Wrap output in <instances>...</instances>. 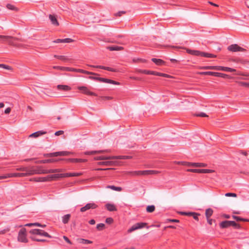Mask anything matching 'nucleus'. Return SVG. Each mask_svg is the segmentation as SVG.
<instances>
[{"label": "nucleus", "instance_id": "nucleus-15", "mask_svg": "<svg viewBox=\"0 0 249 249\" xmlns=\"http://www.w3.org/2000/svg\"><path fill=\"white\" fill-rule=\"evenodd\" d=\"M89 66H90L91 67H93V68H99V69H103V70H105L112 71V72H118V70L116 69H113V68H112L110 67H105V66H101V65H97V66L89 65Z\"/></svg>", "mask_w": 249, "mask_h": 249}, {"label": "nucleus", "instance_id": "nucleus-9", "mask_svg": "<svg viewBox=\"0 0 249 249\" xmlns=\"http://www.w3.org/2000/svg\"><path fill=\"white\" fill-rule=\"evenodd\" d=\"M77 89L79 90L83 94L97 96V94L95 92L90 91L87 87L85 86H79L77 87Z\"/></svg>", "mask_w": 249, "mask_h": 249}, {"label": "nucleus", "instance_id": "nucleus-51", "mask_svg": "<svg viewBox=\"0 0 249 249\" xmlns=\"http://www.w3.org/2000/svg\"><path fill=\"white\" fill-rule=\"evenodd\" d=\"M203 169H189L188 171L193 172V173H203Z\"/></svg>", "mask_w": 249, "mask_h": 249}, {"label": "nucleus", "instance_id": "nucleus-63", "mask_svg": "<svg viewBox=\"0 0 249 249\" xmlns=\"http://www.w3.org/2000/svg\"><path fill=\"white\" fill-rule=\"evenodd\" d=\"M63 133H64V131L63 130H59V131H56L54 135L55 136H59L60 135L63 134Z\"/></svg>", "mask_w": 249, "mask_h": 249}, {"label": "nucleus", "instance_id": "nucleus-19", "mask_svg": "<svg viewBox=\"0 0 249 249\" xmlns=\"http://www.w3.org/2000/svg\"><path fill=\"white\" fill-rule=\"evenodd\" d=\"M24 173L25 177L33 175L34 174V166L26 167Z\"/></svg>", "mask_w": 249, "mask_h": 249}, {"label": "nucleus", "instance_id": "nucleus-4", "mask_svg": "<svg viewBox=\"0 0 249 249\" xmlns=\"http://www.w3.org/2000/svg\"><path fill=\"white\" fill-rule=\"evenodd\" d=\"M0 38L2 39L3 42H7L9 45L15 47L18 46L17 44L15 42L16 41L18 40L17 37L10 36L0 35Z\"/></svg>", "mask_w": 249, "mask_h": 249}, {"label": "nucleus", "instance_id": "nucleus-24", "mask_svg": "<svg viewBox=\"0 0 249 249\" xmlns=\"http://www.w3.org/2000/svg\"><path fill=\"white\" fill-rule=\"evenodd\" d=\"M107 49L110 51H122L124 50V47L122 46H108L107 47Z\"/></svg>", "mask_w": 249, "mask_h": 249}, {"label": "nucleus", "instance_id": "nucleus-20", "mask_svg": "<svg viewBox=\"0 0 249 249\" xmlns=\"http://www.w3.org/2000/svg\"><path fill=\"white\" fill-rule=\"evenodd\" d=\"M186 52L189 54L195 55V56H201V52L197 50H193L190 49H187Z\"/></svg>", "mask_w": 249, "mask_h": 249}, {"label": "nucleus", "instance_id": "nucleus-33", "mask_svg": "<svg viewBox=\"0 0 249 249\" xmlns=\"http://www.w3.org/2000/svg\"><path fill=\"white\" fill-rule=\"evenodd\" d=\"M151 60L156 65L159 66L162 65L164 63V62L162 60L160 59L153 58H152Z\"/></svg>", "mask_w": 249, "mask_h": 249}, {"label": "nucleus", "instance_id": "nucleus-28", "mask_svg": "<svg viewBox=\"0 0 249 249\" xmlns=\"http://www.w3.org/2000/svg\"><path fill=\"white\" fill-rule=\"evenodd\" d=\"M30 180H34L36 182H46L48 181V179L47 176L45 177H39L34 178L33 179H31Z\"/></svg>", "mask_w": 249, "mask_h": 249}, {"label": "nucleus", "instance_id": "nucleus-55", "mask_svg": "<svg viewBox=\"0 0 249 249\" xmlns=\"http://www.w3.org/2000/svg\"><path fill=\"white\" fill-rule=\"evenodd\" d=\"M61 171V170L60 169H49V173H54L60 172Z\"/></svg>", "mask_w": 249, "mask_h": 249}, {"label": "nucleus", "instance_id": "nucleus-11", "mask_svg": "<svg viewBox=\"0 0 249 249\" xmlns=\"http://www.w3.org/2000/svg\"><path fill=\"white\" fill-rule=\"evenodd\" d=\"M228 50L229 51L232 52H244L246 51V49L239 46L237 44H236L229 46L228 47Z\"/></svg>", "mask_w": 249, "mask_h": 249}, {"label": "nucleus", "instance_id": "nucleus-16", "mask_svg": "<svg viewBox=\"0 0 249 249\" xmlns=\"http://www.w3.org/2000/svg\"><path fill=\"white\" fill-rule=\"evenodd\" d=\"M63 160H65L67 163L84 162L87 161V160H85V159H75V158H69V159H63Z\"/></svg>", "mask_w": 249, "mask_h": 249}, {"label": "nucleus", "instance_id": "nucleus-42", "mask_svg": "<svg viewBox=\"0 0 249 249\" xmlns=\"http://www.w3.org/2000/svg\"><path fill=\"white\" fill-rule=\"evenodd\" d=\"M6 7L9 10L15 11H18V10L17 7H15L14 5H12L11 4H7L6 5Z\"/></svg>", "mask_w": 249, "mask_h": 249}, {"label": "nucleus", "instance_id": "nucleus-31", "mask_svg": "<svg viewBox=\"0 0 249 249\" xmlns=\"http://www.w3.org/2000/svg\"><path fill=\"white\" fill-rule=\"evenodd\" d=\"M77 241L79 243L82 244H89L92 243V241L88 240V239H83V238L78 239Z\"/></svg>", "mask_w": 249, "mask_h": 249}, {"label": "nucleus", "instance_id": "nucleus-25", "mask_svg": "<svg viewBox=\"0 0 249 249\" xmlns=\"http://www.w3.org/2000/svg\"><path fill=\"white\" fill-rule=\"evenodd\" d=\"M102 82L107 83H108V84H113V85H120V83L118 82H117V81L111 80V79H109L104 78H102Z\"/></svg>", "mask_w": 249, "mask_h": 249}, {"label": "nucleus", "instance_id": "nucleus-30", "mask_svg": "<svg viewBox=\"0 0 249 249\" xmlns=\"http://www.w3.org/2000/svg\"><path fill=\"white\" fill-rule=\"evenodd\" d=\"M82 175L80 173H64V178L71 177H78Z\"/></svg>", "mask_w": 249, "mask_h": 249}, {"label": "nucleus", "instance_id": "nucleus-58", "mask_svg": "<svg viewBox=\"0 0 249 249\" xmlns=\"http://www.w3.org/2000/svg\"><path fill=\"white\" fill-rule=\"evenodd\" d=\"M197 117H206L208 116L205 113L201 112L200 113L196 114V115Z\"/></svg>", "mask_w": 249, "mask_h": 249}, {"label": "nucleus", "instance_id": "nucleus-56", "mask_svg": "<svg viewBox=\"0 0 249 249\" xmlns=\"http://www.w3.org/2000/svg\"><path fill=\"white\" fill-rule=\"evenodd\" d=\"M106 222L107 224H111L113 222V219L111 217H108L106 219Z\"/></svg>", "mask_w": 249, "mask_h": 249}, {"label": "nucleus", "instance_id": "nucleus-10", "mask_svg": "<svg viewBox=\"0 0 249 249\" xmlns=\"http://www.w3.org/2000/svg\"><path fill=\"white\" fill-rule=\"evenodd\" d=\"M147 225V223L145 222H139L133 225L130 229L128 230V232H131L133 231L143 228L146 227Z\"/></svg>", "mask_w": 249, "mask_h": 249}, {"label": "nucleus", "instance_id": "nucleus-29", "mask_svg": "<svg viewBox=\"0 0 249 249\" xmlns=\"http://www.w3.org/2000/svg\"><path fill=\"white\" fill-rule=\"evenodd\" d=\"M188 165L194 167H205L206 164L203 163L188 162Z\"/></svg>", "mask_w": 249, "mask_h": 249}, {"label": "nucleus", "instance_id": "nucleus-46", "mask_svg": "<svg viewBox=\"0 0 249 249\" xmlns=\"http://www.w3.org/2000/svg\"><path fill=\"white\" fill-rule=\"evenodd\" d=\"M155 210V207L154 205L148 206L146 208V211L148 213H152Z\"/></svg>", "mask_w": 249, "mask_h": 249}, {"label": "nucleus", "instance_id": "nucleus-57", "mask_svg": "<svg viewBox=\"0 0 249 249\" xmlns=\"http://www.w3.org/2000/svg\"><path fill=\"white\" fill-rule=\"evenodd\" d=\"M125 13H126L125 11H119L118 12L116 13L115 14V16H118V17H121L122 15V14H125Z\"/></svg>", "mask_w": 249, "mask_h": 249}, {"label": "nucleus", "instance_id": "nucleus-18", "mask_svg": "<svg viewBox=\"0 0 249 249\" xmlns=\"http://www.w3.org/2000/svg\"><path fill=\"white\" fill-rule=\"evenodd\" d=\"M49 18L50 19L52 24L56 26H58L59 25V22L55 15L50 14L49 15Z\"/></svg>", "mask_w": 249, "mask_h": 249}, {"label": "nucleus", "instance_id": "nucleus-13", "mask_svg": "<svg viewBox=\"0 0 249 249\" xmlns=\"http://www.w3.org/2000/svg\"><path fill=\"white\" fill-rule=\"evenodd\" d=\"M64 178V173L56 174L47 176L48 181L55 180L59 178Z\"/></svg>", "mask_w": 249, "mask_h": 249}, {"label": "nucleus", "instance_id": "nucleus-61", "mask_svg": "<svg viewBox=\"0 0 249 249\" xmlns=\"http://www.w3.org/2000/svg\"><path fill=\"white\" fill-rule=\"evenodd\" d=\"M203 173L206 174V173H213L214 172L213 170H211V169H203Z\"/></svg>", "mask_w": 249, "mask_h": 249}, {"label": "nucleus", "instance_id": "nucleus-52", "mask_svg": "<svg viewBox=\"0 0 249 249\" xmlns=\"http://www.w3.org/2000/svg\"><path fill=\"white\" fill-rule=\"evenodd\" d=\"M199 215H200V213L193 212V215H192V216L193 217L194 219H195L197 221H199L198 216H199Z\"/></svg>", "mask_w": 249, "mask_h": 249}, {"label": "nucleus", "instance_id": "nucleus-36", "mask_svg": "<svg viewBox=\"0 0 249 249\" xmlns=\"http://www.w3.org/2000/svg\"><path fill=\"white\" fill-rule=\"evenodd\" d=\"M71 218L70 214H67L62 217V222L64 224H67L69 222Z\"/></svg>", "mask_w": 249, "mask_h": 249}, {"label": "nucleus", "instance_id": "nucleus-21", "mask_svg": "<svg viewBox=\"0 0 249 249\" xmlns=\"http://www.w3.org/2000/svg\"><path fill=\"white\" fill-rule=\"evenodd\" d=\"M108 151L107 150H95V151H86L85 152V154L87 155H93L95 154H100L105 152H108Z\"/></svg>", "mask_w": 249, "mask_h": 249}, {"label": "nucleus", "instance_id": "nucleus-34", "mask_svg": "<svg viewBox=\"0 0 249 249\" xmlns=\"http://www.w3.org/2000/svg\"><path fill=\"white\" fill-rule=\"evenodd\" d=\"M214 76L218 77H222L223 78H230V76L228 74L223 73H220V72H215Z\"/></svg>", "mask_w": 249, "mask_h": 249}, {"label": "nucleus", "instance_id": "nucleus-60", "mask_svg": "<svg viewBox=\"0 0 249 249\" xmlns=\"http://www.w3.org/2000/svg\"><path fill=\"white\" fill-rule=\"evenodd\" d=\"M166 221L167 222H176V223H179V220L176 219H167Z\"/></svg>", "mask_w": 249, "mask_h": 249}, {"label": "nucleus", "instance_id": "nucleus-35", "mask_svg": "<svg viewBox=\"0 0 249 249\" xmlns=\"http://www.w3.org/2000/svg\"><path fill=\"white\" fill-rule=\"evenodd\" d=\"M213 210L211 208H208L205 211V215L207 219L208 218H210V217L212 215L213 213Z\"/></svg>", "mask_w": 249, "mask_h": 249}, {"label": "nucleus", "instance_id": "nucleus-53", "mask_svg": "<svg viewBox=\"0 0 249 249\" xmlns=\"http://www.w3.org/2000/svg\"><path fill=\"white\" fill-rule=\"evenodd\" d=\"M193 212H180V214L183 215H187L189 216H192L193 215Z\"/></svg>", "mask_w": 249, "mask_h": 249}, {"label": "nucleus", "instance_id": "nucleus-7", "mask_svg": "<svg viewBox=\"0 0 249 249\" xmlns=\"http://www.w3.org/2000/svg\"><path fill=\"white\" fill-rule=\"evenodd\" d=\"M160 171L157 170H144L136 171L134 174L138 176H147L158 174L160 173Z\"/></svg>", "mask_w": 249, "mask_h": 249}, {"label": "nucleus", "instance_id": "nucleus-26", "mask_svg": "<svg viewBox=\"0 0 249 249\" xmlns=\"http://www.w3.org/2000/svg\"><path fill=\"white\" fill-rule=\"evenodd\" d=\"M106 207L107 210L110 212L116 211L117 209L116 206L112 204L107 203L106 205Z\"/></svg>", "mask_w": 249, "mask_h": 249}, {"label": "nucleus", "instance_id": "nucleus-43", "mask_svg": "<svg viewBox=\"0 0 249 249\" xmlns=\"http://www.w3.org/2000/svg\"><path fill=\"white\" fill-rule=\"evenodd\" d=\"M58 152L59 156H67L72 154V152L69 151H60Z\"/></svg>", "mask_w": 249, "mask_h": 249}, {"label": "nucleus", "instance_id": "nucleus-2", "mask_svg": "<svg viewBox=\"0 0 249 249\" xmlns=\"http://www.w3.org/2000/svg\"><path fill=\"white\" fill-rule=\"evenodd\" d=\"M199 69L201 70H212L216 71H222L228 72H234L236 70L229 67H223L220 66H206L200 67Z\"/></svg>", "mask_w": 249, "mask_h": 249}, {"label": "nucleus", "instance_id": "nucleus-62", "mask_svg": "<svg viewBox=\"0 0 249 249\" xmlns=\"http://www.w3.org/2000/svg\"><path fill=\"white\" fill-rule=\"evenodd\" d=\"M63 239L65 240V241L69 243L70 245L72 244L71 242L70 241V240L66 236H63Z\"/></svg>", "mask_w": 249, "mask_h": 249}, {"label": "nucleus", "instance_id": "nucleus-40", "mask_svg": "<svg viewBox=\"0 0 249 249\" xmlns=\"http://www.w3.org/2000/svg\"><path fill=\"white\" fill-rule=\"evenodd\" d=\"M100 165L111 166L113 164V161H100L98 162Z\"/></svg>", "mask_w": 249, "mask_h": 249}, {"label": "nucleus", "instance_id": "nucleus-27", "mask_svg": "<svg viewBox=\"0 0 249 249\" xmlns=\"http://www.w3.org/2000/svg\"><path fill=\"white\" fill-rule=\"evenodd\" d=\"M57 87L59 90L64 91H69L71 89V88L67 85H58Z\"/></svg>", "mask_w": 249, "mask_h": 249}, {"label": "nucleus", "instance_id": "nucleus-64", "mask_svg": "<svg viewBox=\"0 0 249 249\" xmlns=\"http://www.w3.org/2000/svg\"><path fill=\"white\" fill-rule=\"evenodd\" d=\"M207 220L208 224L210 225H212L213 222H215L214 220L211 219L210 218H208V219H207Z\"/></svg>", "mask_w": 249, "mask_h": 249}, {"label": "nucleus", "instance_id": "nucleus-38", "mask_svg": "<svg viewBox=\"0 0 249 249\" xmlns=\"http://www.w3.org/2000/svg\"><path fill=\"white\" fill-rule=\"evenodd\" d=\"M107 188L111 189L114 191H121L122 190V188L121 187H116L114 185H108L106 187Z\"/></svg>", "mask_w": 249, "mask_h": 249}, {"label": "nucleus", "instance_id": "nucleus-14", "mask_svg": "<svg viewBox=\"0 0 249 249\" xmlns=\"http://www.w3.org/2000/svg\"><path fill=\"white\" fill-rule=\"evenodd\" d=\"M49 170L44 169L41 166L34 167V174H48Z\"/></svg>", "mask_w": 249, "mask_h": 249}, {"label": "nucleus", "instance_id": "nucleus-22", "mask_svg": "<svg viewBox=\"0 0 249 249\" xmlns=\"http://www.w3.org/2000/svg\"><path fill=\"white\" fill-rule=\"evenodd\" d=\"M47 133L46 131H44L43 130L38 131L36 132H34L32 134H31L29 137H34V138H37L41 135L45 134Z\"/></svg>", "mask_w": 249, "mask_h": 249}, {"label": "nucleus", "instance_id": "nucleus-12", "mask_svg": "<svg viewBox=\"0 0 249 249\" xmlns=\"http://www.w3.org/2000/svg\"><path fill=\"white\" fill-rule=\"evenodd\" d=\"M98 207V205L95 203H89L87 204L84 207H82L80 209V212H84L87 210H89L90 209H95L97 208Z\"/></svg>", "mask_w": 249, "mask_h": 249}, {"label": "nucleus", "instance_id": "nucleus-23", "mask_svg": "<svg viewBox=\"0 0 249 249\" xmlns=\"http://www.w3.org/2000/svg\"><path fill=\"white\" fill-rule=\"evenodd\" d=\"M6 177V178L12 177H25V175L23 173H15L8 174Z\"/></svg>", "mask_w": 249, "mask_h": 249}, {"label": "nucleus", "instance_id": "nucleus-54", "mask_svg": "<svg viewBox=\"0 0 249 249\" xmlns=\"http://www.w3.org/2000/svg\"><path fill=\"white\" fill-rule=\"evenodd\" d=\"M105 224L103 223L98 224L96 226V228L99 231L103 230Z\"/></svg>", "mask_w": 249, "mask_h": 249}, {"label": "nucleus", "instance_id": "nucleus-32", "mask_svg": "<svg viewBox=\"0 0 249 249\" xmlns=\"http://www.w3.org/2000/svg\"><path fill=\"white\" fill-rule=\"evenodd\" d=\"M201 56L207 58H215L216 55L212 53H210L205 52H201Z\"/></svg>", "mask_w": 249, "mask_h": 249}, {"label": "nucleus", "instance_id": "nucleus-59", "mask_svg": "<svg viewBox=\"0 0 249 249\" xmlns=\"http://www.w3.org/2000/svg\"><path fill=\"white\" fill-rule=\"evenodd\" d=\"M225 196H232V197H236L237 195L235 193H228L225 194Z\"/></svg>", "mask_w": 249, "mask_h": 249}, {"label": "nucleus", "instance_id": "nucleus-1", "mask_svg": "<svg viewBox=\"0 0 249 249\" xmlns=\"http://www.w3.org/2000/svg\"><path fill=\"white\" fill-rule=\"evenodd\" d=\"M53 68L54 69L62 71H74V72H80V73H82L89 74V75H96V76L99 75V74L97 73L90 72V71H85V70H84L82 69H77L72 68L57 66H53Z\"/></svg>", "mask_w": 249, "mask_h": 249}, {"label": "nucleus", "instance_id": "nucleus-41", "mask_svg": "<svg viewBox=\"0 0 249 249\" xmlns=\"http://www.w3.org/2000/svg\"><path fill=\"white\" fill-rule=\"evenodd\" d=\"M215 72L213 71H202V72H199L198 73L200 75H212L214 76L215 75Z\"/></svg>", "mask_w": 249, "mask_h": 249}, {"label": "nucleus", "instance_id": "nucleus-5", "mask_svg": "<svg viewBox=\"0 0 249 249\" xmlns=\"http://www.w3.org/2000/svg\"><path fill=\"white\" fill-rule=\"evenodd\" d=\"M18 241L21 242H28V239L27 238L26 235V229L25 228H23L20 230L18 232Z\"/></svg>", "mask_w": 249, "mask_h": 249}, {"label": "nucleus", "instance_id": "nucleus-17", "mask_svg": "<svg viewBox=\"0 0 249 249\" xmlns=\"http://www.w3.org/2000/svg\"><path fill=\"white\" fill-rule=\"evenodd\" d=\"M74 41V40L70 38H66L65 39H57L53 41V43H71Z\"/></svg>", "mask_w": 249, "mask_h": 249}, {"label": "nucleus", "instance_id": "nucleus-6", "mask_svg": "<svg viewBox=\"0 0 249 249\" xmlns=\"http://www.w3.org/2000/svg\"><path fill=\"white\" fill-rule=\"evenodd\" d=\"M128 158V156H97L94 158L95 160H107L112 159H124Z\"/></svg>", "mask_w": 249, "mask_h": 249}, {"label": "nucleus", "instance_id": "nucleus-48", "mask_svg": "<svg viewBox=\"0 0 249 249\" xmlns=\"http://www.w3.org/2000/svg\"><path fill=\"white\" fill-rule=\"evenodd\" d=\"M45 156L48 157L59 156L58 152L48 153V154H47Z\"/></svg>", "mask_w": 249, "mask_h": 249}, {"label": "nucleus", "instance_id": "nucleus-50", "mask_svg": "<svg viewBox=\"0 0 249 249\" xmlns=\"http://www.w3.org/2000/svg\"><path fill=\"white\" fill-rule=\"evenodd\" d=\"M136 71L138 73L149 74V71L146 70L137 69Z\"/></svg>", "mask_w": 249, "mask_h": 249}, {"label": "nucleus", "instance_id": "nucleus-39", "mask_svg": "<svg viewBox=\"0 0 249 249\" xmlns=\"http://www.w3.org/2000/svg\"><path fill=\"white\" fill-rule=\"evenodd\" d=\"M232 218L237 221L249 222V219L241 218L239 216L232 215Z\"/></svg>", "mask_w": 249, "mask_h": 249}, {"label": "nucleus", "instance_id": "nucleus-47", "mask_svg": "<svg viewBox=\"0 0 249 249\" xmlns=\"http://www.w3.org/2000/svg\"><path fill=\"white\" fill-rule=\"evenodd\" d=\"M0 68H2L4 69H6V70H10V71L13 70V68L12 67L8 66V65H6L4 64H0Z\"/></svg>", "mask_w": 249, "mask_h": 249}, {"label": "nucleus", "instance_id": "nucleus-44", "mask_svg": "<svg viewBox=\"0 0 249 249\" xmlns=\"http://www.w3.org/2000/svg\"><path fill=\"white\" fill-rule=\"evenodd\" d=\"M30 238L33 241H37V242H45L47 241V240L46 239L37 238L35 236H30Z\"/></svg>", "mask_w": 249, "mask_h": 249}, {"label": "nucleus", "instance_id": "nucleus-8", "mask_svg": "<svg viewBox=\"0 0 249 249\" xmlns=\"http://www.w3.org/2000/svg\"><path fill=\"white\" fill-rule=\"evenodd\" d=\"M31 234L34 235H39L41 236H45L49 238H52V236L47 232L40 229H33L31 230L30 232Z\"/></svg>", "mask_w": 249, "mask_h": 249}, {"label": "nucleus", "instance_id": "nucleus-3", "mask_svg": "<svg viewBox=\"0 0 249 249\" xmlns=\"http://www.w3.org/2000/svg\"><path fill=\"white\" fill-rule=\"evenodd\" d=\"M219 226L221 229H225L232 226L236 229H240L241 227L239 224L236 223L234 221H223L219 224Z\"/></svg>", "mask_w": 249, "mask_h": 249}, {"label": "nucleus", "instance_id": "nucleus-45", "mask_svg": "<svg viewBox=\"0 0 249 249\" xmlns=\"http://www.w3.org/2000/svg\"><path fill=\"white\" fill-rule=\"evenodd\" d=\"M237 83L239 86L245 87L249 88V82H245L242 81H238Z\"/></svg>", "mask_w": 249, "mask_h": 249}, {"label": "nucleus", "instance_id": "nucleus-37", "mask_svg": "<svg viewBox=\"0 0 249 249\" xmlns=\"http://www.w3.org/2000/svg\"><path fill=\"white\" fill-rule=\"evenodd\" d=\"M54 57L63 61H68L70 60L69 58L64 55H54Z\"/></svg>", "mask_w": 249, "mask_h": 249}, {"label": "nucleus", "instance_id": "nucleus-49", "mask_svg": "<svg viewBox=\"0 0 249 249\" xmlns=\"http://www.w3.org/2000/svg\"><path fill=\"white\" fill-rule=\"evenodd\" d=\"M89 78L90 79H91V80H96V81H99L100 82H102L103 78L99 77H97V76H90L89 77Z\"/></svg>", "mask_w": 249, "mask_h": 249}]
</instances>
